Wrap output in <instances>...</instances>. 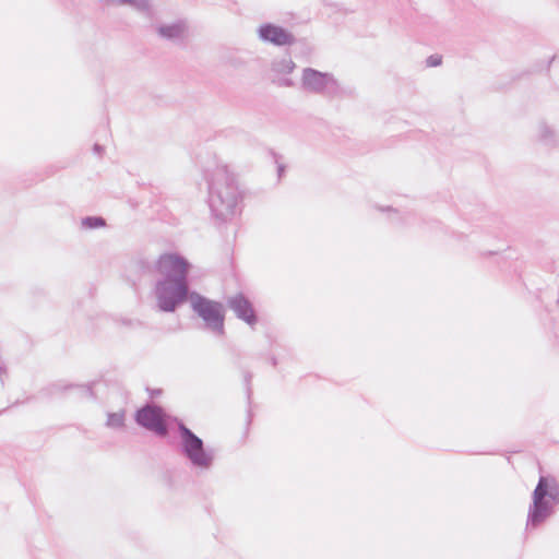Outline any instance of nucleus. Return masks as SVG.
<instances>
[{
  "instance_id": "nucleus-23",
  "label": "nucleus",
  "mask_w": 559,
  "mask_h": 559,
  "mask_svg": "<svg viewBox=\"0 0 559 559\" xmlns=\"http://www.w3.org/2000/svg\"><path fill=\"white\" fill-rule=\"evenodd\" d=\"M286 167L283 164H277V176L281 179L285 174Z\"/></svg>"
},
{
  "instance_id": "nucleus-12",
  "label": "nucleus",
  "mask_w": 559,
  "mask_h": 559,
  "mask_svg": "<svg viewBox=\"0 0 559 559\" xmlns=\"http://www.w3.org/2000/svg\"><path fill=\"white\" fill-rule=\"evenodd\" d=\"M295 68L296 64L290 57L274 59L271 64V70L277 74H289Z\"/></svg>"
},
{
  "instance_id": "nucleus-9",
  "label": "nucleus",
  "mask_w": 559,
  "mask_h": 559,
  "mask_svg": "<svg viewBox=\"0 0 559 559\" xmlns=\"http://www.w3.org/2000/svg\"><path fill=\"white\" fill-rule=\"evenodd\" d=\"M226 306L234 311L237 319L246 322L248 325L253 326L258 323L259 317L251 300L242 293L228 296L226 298Z\"/></svg>"
},
{
  "instance_id": "nucleus-25",
  "label": "nucleus",
  "mask_w": 559,
  "mask_h": 559,
  "mask_svg": "<svg viewBox=\"0 0 559 559\" xmlns=\"http://www.w3.org/2000/svg\"><path fill=\"white\" fill-rule=\"evenodd\" d=\"M160 393H162L160 389H155V390L151 391V396L155 397V396H158Z\"/></svg>"
},
{
  "instance_id": "nucleus-1",
  "label": "nucleus",
  "mask_w": 559,
  "mask_h": 559,
  "mask_svg": "<svg viewBox=\"0 0 559 559\" xmlns=\"http://www.w3.org/2000/svg\"><path fill=\"white\" fill-rule=\"evenodd\" d=\"M134 421L157 437L166 438L169 435L171 425L177 427V441L170 440L169 443L176 444L179 454L185 457L191 467L199 471H209L212 468L215 460V450L205 445L202 438L197 436L182 420L177 417L169 421L165 420V412L160 406L145 404L134 413Z\"/></svg>"
},
{
  "instance_id": "nucleus-26",
  "label": "nucleus",
  "mask_w": 559,
  "mask_h": 559,
  "mask_svg": "<svg viewBox=\"0 0 559 559\" xmlns=\"http://www.w3.org/2000/svg\"><path fill=\"white\" fill-rule=\"evenodd\" d=\"M109 5H115L118 0H104Z\"/></svg>"
},
{
  "instance_id": "nucleus-3",
  "label": "nucleus",
  "mask_w": 559,
  "mask_h": 559,
  "mask_svg": "<svg viewBox=\"0 0 559 559\" xmlns=\"http://www.w3.org/2000/svg\"><path fill=\"white\" fill-rule=\"evenodd\" d=\"M559 506V483L554 476L542 475L532 492L528 507L526 531L538 528L555 514Z\"/></svg>"
},
{
  "instance_id": "nucleus-21",
  "label": "nucleus",
  "mask_w": 559,
  "mask_h": 559,
  "mask_svg": "<svg viewBox=\"0 0 559 559\" xmlns=\"http://www.w3.org/2000/svg\"><path fill=\"white\" fill-rule=\"evenodd\" d=\"M104 151H105V147H104L103 145H100V144H98V143H95V144L93 145V152H94L96 155L102 156V155H103V153H104Z\"/></svg>"
},
{
  "instance_id": "nucleus-22",
  "label": "nucleus",
  "mask_w": 559,
  "mask_h": 559,
  "mask_svg": "<svg viewBox=\"0 0 559 559\" xmlns=\"http://www.w3.org/2000/svg\"><path fill=\"white\" fill-rule=\"evenodd\" d=\"M3 374H7V367L3 364H0V386L1 388L4 386V380L2 377Z\"/></svg>"
},
{
  "instance_id": "nucleus-5",
  "label": "nucleus",
  "mask_w": 559,
  "mask_h": 559,
  "mask_svg": "<svg viewBox=\"0 0 559 559\" xmlns=\"http://www.w3.org/2000/svg\"><path fill=\"white\" fill-rule=\"evenodd\" d=\"M192 292L189 281L157 280L153 289L156 308L160 312L173 313L186 302H190Z\"/></svg>"
},
{
  "instance_id": "nucleus-14",
  "label": "nucleus",
  "mask_w": 559,
  "mask_h": 559,
  "mask_svg": "<svg viewBox=\"0 0 559 559\" xmlns=\"http://www.w3.org/2000/svg\"><path fill=\"white\" fill-rule=\"evenodd\" d=\"M126 412L121 409L115 413L107 414L106 426L112 429H120L124 427Z\"/></svg>"
},
{
  "instance_id": "nucleus-20",
  "label": "nucleus",
  "mask_w": 559,
  "mask_h": 559,
  "mask_svg": "<svg viewBox=\"0 0 559 559\" xmlns=\"http://www.w3.org/2000/svg\"><path fill=\"white\" fill-rule=\"evenodd\" d=\"M278 85L292 87V86H294V81L292 79L284 78L278 81Z\"/></svg>"
},
{
  "instance_id": "nucleus-19",
  "label": "nucleus",
  "mask_w": 559,
  "mask_h": 559,
  "mask_svg": "<svg viewBox=\"0 0 559 559\" xmlns=\"http://www.w3.org/2000/svg\"><path fill=\"white\" fill-rule=\"evenodd\" d=\"M442 63V57L440 55H431L426 59L427 67H438Z\"/></svg>"
},
{
  "instance_id": "nucleus-13",
  "label": "nucleus",
  "mask_w": 559,
  "mask_h": 559,
  "mask_svg": "<svg viewBox=\"0 0 559 559\" xmlns=\"http://www.w3.org/2000/svg\"><path fill=\"white\" fill-rule=\"evenodd\" d=\"M539 141L547 146H554L557 143L556 132L544 122L539 124Z\"/></svg>"
},
{
  "instance_id": "nucleus-8",
  "label": "nucleus",
  "mask_w": 559,
  "mask_h": 559,
  "mask_svg": "<svg viewBox=\"0 0 559 559\" xmlns=\"http://www.w3.org/2000/svg\"><path fill=\"white\" fill-rule=\"evenodd\" d=\"M257 35L262 43L275 47L292 46L296 43V37L290 31L271 22L262 23L257 28Z\"/></svg>"
},
{
  "instance_id": "nucleus-4",
  "label": "nucleus",
  "mask_w": 559,
  "mask_h": 559,
  "mask_svg": "<svg viewBox=\"0 0 559 559\" xmlns=\"http://www.w3.org/2000/svg\"><path fill=\"white\" fill-rule=\"evenodd\" d=\"M189 304L193 313L203 321L206 331L218 337L225 335L226 310L223 302L195 290L191 293Z\"/></svg>"
},
{
  "instance_id": "nucleus-16",
  "label": "nucleus",
  "mask_w": 559,
  "mask_h": 559,
  "mask_svg": "<svg viewBox=\"0 0 559 559\" xmlns=\"http://www.w3.org/2000/svg\"><path fill=\"white\" fill-rule=\"evenodd\" d=\"M105 225L106 221L102 216H85L82 218V227L86 229H95Z\"/></svg>"
},
{
  "instance_id": "nucleus-7",
  "label": "nucleus",
  "mask_w": 559,
  "mask_h": 559,
  "mask_svg": "<svg viewBox=\"0 0 559 559\" xmlns=\"http://www.w3.org/2000/svg\"><path fill=\"white\" fill-rule=\"evenodd\" d=\"M156 273L162 275L159 280L189 281L191 263L176 252H165L155 261Z\"/></svg>"
},
{
  "instance_id": "nucleus-15",
  "label": "nucleus",
  "mask_w": 559,
  "mask_h": 559,
  "mask_svg": "<svg viewBox=\"0 0 559 559\" xmlns=\"http://www.w3.org/2000/svg\"><path fill=\"white\" fill-rule=\"evenodd\" d=\"M115 5H130L142 13H150L151 11L150 0H118Z\"/></svg>"
},
{
  "instance_id": "nucleus-2",
  "label": "nucleus",
  "mask_w": 559,
  "mask_h": 559,
  "mask_svg": "<svg viewBox=\"0 0 559 559\" xmlns=\"http://www.w3.org/2000/svg\"><path fill=\"white\" fill-rule=\"evenodd\" d=\"M207 183V203L212 215L219 222H227L234 217L242 202L243 192L240 190L235 174L227 165L215 162L214 168L203 170Z\"/></svg>"
},
{
  "instance_id": "nucleus-24",
  "label": "nucleus",
  "mask_w": 559,
  "mask_h": 559,
  "mask_svg": "<svg viewBox=\"0 0 559 559\" xmlns=\"http://www.w3.org/2000/svg\"><path fill=\"white\" fill-rule=\"evenodd\" d=\"M269 361H270V364H271L273 367H276V366H277V364H278V360H277V358H276L275 356H271V357L269 358Z\"/></svg>"
},
{
  "instance_id": "nucleus-18",
  "label": "nucleus",
  "mask_w": 559,
  "mask_h": 559,
  "mask_svg": "<svg viewBox=\"0 0 559 559\" xmlns=\"http://www.w3.org/2000/svg\"><path fill=\"white\" fill-rule=\"evenodd\" d=\"M252 377H253V374L250 371H248V370L243 371V382H245V386H246V394H247L248 403H251V396H252L251 380H252Z\"/></svg>"
},
{
  "instance_id": "nucleus-10",
  "label": "nucleus",
  "mask_w": 559,
  "mask_h": 559,
  "mask_svg": "<svg viewBox=\"0 0 559 559\" xmlns=\"http://www.w3.org/2000/svg\"><path fill=\"white\" fill-rule=\"evenodd\" d=\"M96 382H90L87 384H64L62 382H55L44 388L40 393L44 396H55L59 393L67 392L68 390H75L78 394L82 397H88L92 400H96V394L93 390V386Z\"/></svg>"
},
{
  "instance_id": "nucleus-11",
  "label": "nucleus",
  "mask_w": 559,
  "mask_h": 559,
  "mask_svg": "<svg viewBox=\"0 0 559 559\" xmlns=\"http://www.w3.org/2000/svg\"><path fill=\"white\" fill-rule=\"evenodd\" d=\"M185 31V25L181 22L173 24H163L157 28L158 35L166 39L179 38Z\"/></svg>"
},
{
  "instance_id": "nucleus-6",
  "label": "nucleus",
  "mask_w": 559,
  "mask_h": 559,
  "mask_svg": "<svg viewBox=\"0 0 559 559\" xmlns=\"http://www.w3.org/2000/svg\"><path fill=\"white\" fill-rule=\"evenodd\" d=\"M301 87L306 92L324 97H334L340 92V84L332 73L310 67L302 70Z\"/></svg>"
},
{
  "instance_id": "nucleus-17",
  "label": "nucleus",
  "mask_w": 559,
  "mask_h": 559,
  "mask_svg": "<svg viewBox=\"0 0 559 559\" xmlns=\"http://www.w3.org/2000/svg\"><path fill=\"white\" fill-rule=\"evenodd\" d=\"M138 270L144 275H153L156 273L155 262H150L146 259H140L136 262Z\"/></svg>"
},
{
  "instance_id": "nucleus-27",
  "label": "nucleus",
  "mask_w": 559,
  "mask_h": 559,
  "mask_svg": "<svg viewBox=\"0 0 559 559\" xmlns=\"http://www.w3.org/2000/svg\"><path fill=\"white\" fill-rule=\"evenodd\" d=\"M557 59V56H552L551 59L548 61L547 68L550 67V64Z\"/></svg>"
}]
</instances>
